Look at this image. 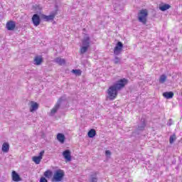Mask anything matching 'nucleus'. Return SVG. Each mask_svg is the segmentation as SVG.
<instances>
[{
	"mask_svg": "<svg viewBox=\"0 0 182 182\" xmlns=\"http://www.w3.org/2000/svg\"><path fill=\"white\" fill-rule=\"evenodd\" d=\"M129 83V80L122 78L117 80L113 85L110 86L107 90L108 99L114 100L117 97L119 90H122Z\"/></svg>",
	"mask_w": 182,
	"mask_h": 182,
	"instance_id": "f257e3e1",
	"label": "nucleus"
},
{
	"mask_svg": "<svg viewBox=\"0 0 182 182\" xmlns=\"http://www.w3.org/2000/svg\"><path fill=\"white\" fill-rule=\"evenodd\" d=\"M147 16H149V12L146 9H142L138 14V20L139 22L143 23V25H146L147 23Z\"/></svg>",
	"mask_w": 182,
	"mask_h": 182,
	"instance_id": "f03ea898",
	"label": "nucleus"
},
{
	"mask_svg": "<svg viewBox=\"0 0 182 182\" xmlns=\"http://www.w3.org/2000/svg\"><path fill=\"white\" fill-rule=\"evenodd\" d=\"M63 177H65V172L62 170H57L54 173L52 181H62V180H63Z\"/></svg>",
	"mask_w": 182,
	"mask_h": 182,
	"instance_id": "7ed1b4c3",
	"label": "nucleus"
},
{
	"mask_svg": "<svg viewBox=\"0 0 182 182\" xmlns=\"http://www.w3.org/2000/svg\"><path fill=\"white\" fill-rule=\"evenodd\" d=\"M123 51V43L120 41L117 42L114 48V54L117 56L120 55Z\"/></svg>",
	"mask_w": 182,
	"mask_h": 182,
	"instance_id": "20e7f679",
	"label": "nucleus"
},
{
	"mask_svg": "<svg viewBox=\"0 0 182 182\" xmlns=\"http://www.w3.org/2000/svg\"><path fill=\"white\" fill-rule=\"evenodd\" d=\"M55 16H56V11H53L49 16L43 14L42 19H43V21H46V22H49V21H53V19H55Z\"/></svg>",
	"mask_w": 182,
	"mask_h": 182,
	"instance_id": "39448f33",
	"label": "nucleus"
},
{
	"mask_svg": "<svg viewBox=\"0 0 182 182\" xmlns=\"http://www.w3.org/2000/svg\"><path fill=\"white\" fill-rule=\"evenodd\" d=\"M31 19L34 26H39V25H41V17L39 15H38V14L33 15Z\"/></svg>",
	"mask_w": 182,
	"mask_h": 182,
	"instance_id": "423d86ee",
	"label": "nucleus"
},
{
	"mask_svg": "<svg viewBox=\"0 0 182 182\" xmlns=\"http://www.w3.org/2000/svg\"><path fill=\"white\" fill-rule=\"evenodd\" d=\"M62 102V98H60L55 107L51 109L50 116H54V114L59 110V107H60V102Z\"/></svg>",
	"mask_w": 182,
	"mask_h": 182,
	"instance_id": "0eeeda50",
	"label": "nucleus"
},
{
	"mask_svg": "<svg viewBox=\"0 0 182 182\" xmlns=\"http://www.w3.org/2000/svg\"><path fill=\"white\" fill-rule=\"evenodd\" d=\"M70 154V150L69 149H67L63 152V156L67 161H72V156Z\"/></svg>",
	"mask_w": 182,
	"mask_h": 182,
	"instance_id": "6e6552de",
	"label": "nucleus"
},
{
	"mask_svg": "<svg viewBox=\"0 0 182 182\" xmlns=\"http://www.w3.org/2000/svg\"><path fill=\"white\" fill-rule=\"evenodd\" d=\"M16 26L15 21H10L6 23V28L7 31H14Z\"/></svg>",
	"mask_w": 182,
	"mask_h": 182,
	"instance_id": "1a4fd4ad",
	"label": "nucleus"
},
{
	"mask_svg": "<svg viewBox=\"0 0 182 182\" xmlns=\"http://www.w3.org/2000/svg\"><path fill=\"white\" fill-rule=\"evenodd\" d=\"M82 46H87V48L90 46V37L89 36L85 35L82 39Z\"/></svg>",
	"mask_w": 182,
	"mask_h": 182,
	"instance_id": "9d476101",
	"label": "nucleus"
},
{
	"mask_svg": "<svg viewBox=\"0 0 182 182\" xmlns=\"http://www.w3.org/2000/svg\"><path fill=\"white\" fill-rule=\"evenodd\" d=\"M30 103H31L30 112H36V110H38V109L39 108V105L37 102H35L34 101H31Z\"/></svg>",
	"mask_w": 182,
	"mask_h": 182,
	"instance_id": "9b49d317",
	"label": "nucleus"
},
{
	"mask_svg": "<svg viewBox=\"0 0 182 182\" xmlns=\"http://www.w3.org/2000/svg\"><path fill=\"white\" fill-rule=\"evenodd\" d=\"M53 62L55 63H57L58 65H59L60 66H62L63 65H65V63H66V61L65 60V59L63 58H60L59 57L56 58Z\"/></svg>",
	"mask_w": 182,
	"mask_h": 182,
	"instance_id": "f8f14e48",
	"label": "nucleus"
},
{
	"mask_svg": "<svg viewBox=\"0 0 182 182\" xmlns=\"http://www.w3.org/2000/svg\"><path fill=\"white\" fill-rule=\"evenodd\" d=\"M12 178L13 181H21V177L19 176V174H18L15 171H12Z\"/></svg>",
	"mask_w": 182,
	"mask_h": 182,
	"instance_id": "ddd939ff",
	"label": "nucleus"
},
{
	"mask_svg": "<svg viewBox=\"0 0 182 182\" xmlns=\"http://www.w3.org/2000/svg\"><path fill=\"white\" fill-rule=\"evenodd\" d=\"M163 96L166 99H173V96H174V93L173 92H165L163 93Z\"/></svg>",
	"mask_w": 182,
	"mask_h": 182,
	"instance_id": "4468645a",
	"label": "nucleus"
},
{
	"mask_svg": "<svg viewBox=\"0 0 182 182\" xmlns=\"http://www.w3.org/2000/svg\"><path fill=\"white\" fill-rule=\"evenodd\" d=\"M65 135L63 134H57V139L58 140V141H60V143H62V144H63L65 143Z\"/></svg>",
	"mask_w": 182,
	"mask_h": 182,
	"instance_id": "2eb2a0df",
	"label": "nucleus"
},
{
	"mask_svg": "<svg viewBox=\"0 0 182 182\" xmlns=\"http://www.w3.org/2000/svg\"><path fill=\"white\" fill-rule=\"evenodd\" d=\"M2 151L4 153H8L9 151V144L8 142H4L2 144Z\"/></svg>",
	"mask_w": 182,
	"mask_h": 182,
	"instance_id": "dca6fc26",
	"label": "nucleus"
},
{
	"mask_svg": "<svg viewBox=\"0 0 182 182\" xmlns=\"http://www.w3.org/2000/svg\"><path fill=\"white\" fill-rule=\"evenodd\" d=\"M170 8H171V6H170V4H164L159 6L160 11H162L163 12H164V11H167V9H170Z\"/></svg>",
	"mask_w": 182,
	"mask_h": 182,
	"instance_id": "f3484780",
	"label": "nucleus"
},
{
	"mask_svg": "<svg viewBox=\"0 0 182 182\" xmlns=\"http://www.w3.org/2000/svg\"><path fill=\"white\" fill-rule=\"evenodd\" d=\"M96 136V130L92 129L88 132V137L93 139Z\"/></svg>",
	"mask_w": 182,
	"mask_h": 182,
	"instance_id": "a211bd4d",
	"label": "nucleus"
},
{
	"mask_svg": "<svg viewBox=\"0 0 182 182\" xmlns=\"http://www.w3.org/2000/svg\"><path fill=\"white\" fill-rule=\"evenodd\" d=\"M146 127V122L144 119H141V124L138 126V130H144Z\"/></svg>",
	"mask_w": 182,
	"mask_h": 182,
	"instance_id": "6ab92c4d",
	"label": "nucleus"
},
{
	"mask_svg": "<svg viewBox=\"0 0 182 182\" xmlns=\"http://www.w3.org/2000/svg\"><path fill=\"white\" fill-rule=\"evenodd\" d=\"M90 182H97V172L90 176Z\"/></svg>",
	"mask_w": 182,
	"mask_h": 182,
	"instance_id": "aec40b11",
	"label": "nucleus"
},
{
	"mask_svg": "<svg viewBox=\"0 0 182 182\" xmlns=\"http://www.w3.org/2000/svg\"><path fill=\"white\" fill-rule=\"evenodd\" d=\"M43 60L42 59L41 57H36L34 59L35 65H41Z\"/></svg>",
	"mask_w": 182,
	"mask_h": 182,
	"instance_id": "412c9836",
	"label": "nucleus"
},
{
	"mask_svg": "<svg viewBox=\"0 0 182 182\" xmlns=\"http://www.w3.org/2000/svg\"><path fill=\"white\" fill-rule=\"evenodd\" d=\"M42 160L41 157L39 156H33V161L36 163V164H39L41 163V161Z\"/></svg>",
	"mask_w": 182,
	"mask_h": 182,
	"instance_id": "4be33fe9",
	"label": "nucleus"
},
{
	"mask_svg": "<svg viewBox=\"0 0 182 182\" xmlns=\"http://www.w3.org/2000/svg\"><path fill=\"white\" fill-rule=\"evenodd\" d=\"M167 80V76L166 75H161L159 77V83H164Z\"/></svg>",
	"mask_w": 182,
	"mask_h": 182,
	"instance_id": "5701e85b",
	"label": "nucleus"
},
{
	"mask_svg": "<svg viewBox=\"0 0 182 182\" xmlns=\"http://www.w3.org/2000/svg\"><path fill=\"white\" fill-rule=\"evenodd\" d=\"M87 49H89V47H87L85 46H82L81 48H80V53L82 55H83V53H86V52H87Z\"/></svg>",
	"mask_w": 182,
	"mask_h": 182,
	"instance_id": "b1692460",
	"label": "nucleus"
},
{
	"mask_svg": "<svg viewBox=\"0 0 182 182\" xmlns=\"http://www.w3.org/2000/svg\"><path fill=\"white\" fill-rule=\"evenodd\" d=\"M44 176L46 178H49L50 177H52V171H46L44 173Z\"/></svg>",
	"mask_w": 182,
	"mask_h": 182,
	"instance_id": "393cba45",
	"label": "nucleus"
},
{
	"mask_svg": "<svg viewBox=\"0 0 182 182\" xmlns=\"http://www.w3.org/2000/svg\"><path fill=\"white\" fill-rule=\"evenodd\" d=\"M114 63L115 65L121 64L122 63H121V59H120V58L116 56V57L114 58Z\"/></svg>",
	"mask_w": 182,
	"mask_h": 182,
	"instance_id": "a878e982",
	"label": "nucleus"
},
{
	"mask_svg": "<svg viewBox=\"0 0 182 182\" xmlns=\"http://www.w3.org/2000/svg\"><path fill=\"white\" fill-rule=\"evenodd\" d=\"M72 72L77 76H80V75H82V71L80 70H73Z\"/></svg>",
	"mask_w": 182,
	"mask_h": 182,
	"instance_id": "bb28decb",
	"label": "nucleus"
},
{
	"mask_svg": "<svg viewBox=\"0 0 182 182\" xmlns=\"http://www.w3.org/2000/svg\"><path fill=\"white\" fill-rule=\"evenodd\" d=\"M176 134L171 135L169 138V143L171 144H173L174 143V141L176 140Z\"/></svg>",
	"mask_w": 182,
	"mask_h": 182,
	"instance_id": "cd10ccee",
	"label": "nucleus"
},
{
	"mask_svg": "<svg viewBox=\"0 0 182 182\" xmlns=\"http://www.w3.org/2000/svg\"><path fill=\"white\" fill-rule=\"evenodd\" d=\"M40 182H48V179H46V178L42 176L40 179Z\"/></svg>",
	"mask_w": 182,
	"mask_h": 182,
	"instance_id": "c85d7f7f",
	"label": "nucleus"
},
{
	"mask_svg": "<svg viewBox=\"0 0 182 182\" xmlns=\"http://www.w3.org/2000/svg\"><path fill=\"white\" fill-rule=\"evenodd\" d=\"M43 154H45V151H41L39 153L38 157H41V159H42V157H43Z\"/></svg>",
	"mask_w": 182,
	"mask_h": 182,
	"instance_id": "c756f323",
	"label": "nucleus"
},
{
	"mask_svg": "<svg viewBox=\"0 0 182 182\" xmlns=\"http://www.w3.org/2000/svg\"><path fill=\"white\" fill-rule=\"evenodd\" d=\"M105 155L107 156H112V152H110V151H109V150H107L105 151Z\"/></svg>",
	"mask_w": 182,
	"mask_h": 182,
	"instance_id": "7c9ffc66",
	"label": "nucleus"
}]
</instances>
